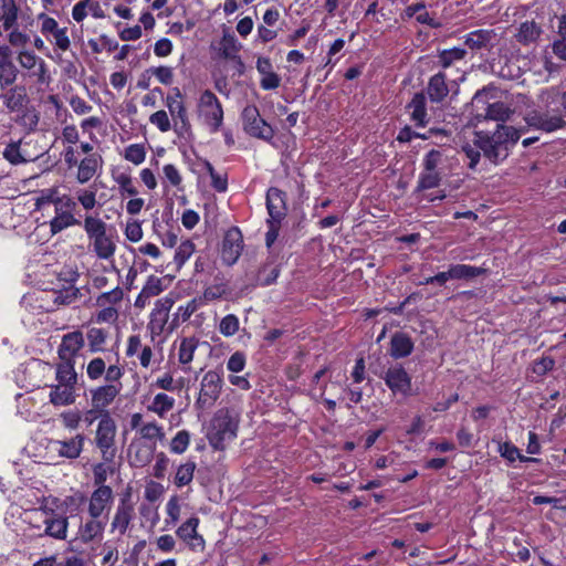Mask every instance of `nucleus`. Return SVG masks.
Segmentation results:
<instances>
[{"mask_svg": "<svg viewBox=\"0 0 566 566\" xmlns=\"http://www.w3.org/2000/svg\"><path fill=\"white\" fill-rule=\"evenodd\" d=\"M139 434L143 439L151 441L161 440L165 436L163 427L155 421L144 423L140 427Z\"/></svg>", "mask_w": 566, "mask_h": 566, "instance_id": "obj_59", "label": "nucleus"}, {"mask_svg": "<svg viewBox=\"0 0 566 566\" xmlns=\"http://www.w3.org/2000/svg\"><path fill=\"white\" fill-rule=\"evenodd\" d=\"M106 527L105 517L88 515L86 521H82L77 530V538L83 544H90L103 538Z\"/></svg>", "mask_w": 566, "mask_h": 566, "instance_id": "obj_21", "label": "nucleus"}, {"mask_svg": "<svg viewBox=\"0 0 566 566\" xmlns=\"http://www.w3.org/2000/svg\"><path fill=\"white\" fill-rule=\"evenodd\" d=\"M524 119L527 126L545 133H553L566 127V120L559 114L549 115L547 112L534 109L527 113Z\"/></svg>", "mask_w": 566, "mask_h": 566, "instance_id": "obj_19", "label": "nucleus"}, {"mask_svg": "<svg viewBox=\"0 0 566 566\" xmlns=\"http://www.w3.org/2000/svg\"><path fill=\"white\" fill-rule=\"evenodd\" d=\"M32 566H85V562L76 555L66 556L63 560H59L56 555H50L38 559Z\"/></svg>", "mask_w": 566, "mask_h": 566, "instance_id": "obj_46", "label": "nucleus"}, {"mask_svg": "<svg viewBox=\"0 0 566 566\" xmlns=\"http://www.w3.org/2000/svg\"><path fill=\"white\" fill-rule=\"evenodd\" d=\"M411 337L405 333L397 332L391 336L389 354L395 359L408 357L413 350Z\"/></svg>", "mask_w": 566, "mask_h": 566, "instance_id": "obj_34", "label": "nucleus"}, {"mask_svg": "<svg viewBox=\"0 0 566 566\" xmlns=\"http://www.w3.org/2000/svg\"><path fill=\"white\" fill-rule=\"evenodd\" d=\"M17 60L20 66L28 71V75L35 78L38 84L43 85L50 83L51 76L45 61L38 56L33 51H20Z\"/></svg>", "mask_w": 566, "mask_h": 566, "instance_id": "obj_13", "label": "nucleus"}, {"mask_svg": "<svg viewBox=\"0 0 566 566\" xmlns=\"http://www.w3.org/2000/svg\"><path fill=\"white\" fill-rule=\"evenodd\" d=\"M48 504L49 499H44L40 506L44 514V534L56 539H65L67 536L69 517L59 515L54 507Z\"/></svg>", "mask_w": 566, "mask_h": 566, "instance_id": "obj_14", "label": "nucleus"}, {"mask_svg": "<svg viewBox=\"0 0 566 566\" xmlns=\"http://www.w3.org/2000/svg\"><path fill=\"white\" fill-rule=\"evenodd\" d=\"M175 398L165 392L156 394L147 409L159 418H166L167 413L175 407Z\"/></svg>", "mask_w": 566, "mask_h": 566, "instance_id": "obj_43", "label": "nucleus"}, {"mask_svg": "<svg viewBox=\"0 0 566 566\" xmlns=\"http://www.w3.org/2000/svg\"><path fill=\"white\" fill-rule=\"evenodd\" d=\"M442 172L441 171H427L421 170L418 177L416 191H424L437 188L441 185Z\"/></svg>", "mask_w": 566, "mask_h": 566, "instance_id": "obj_50", "label": "nucleus"}, {"mask_svg": "<svg viewBox=\"0 0 566 566\" xmlns=\"http://www.w3.org/2000/svg\"><path fill=\"white\" fill-rule=\"evenodd\" d=\"M50 402L54 406H69L76 399L75 387L66 385L50 386Z\"/></svg>", "mask_w": 566, "mask_h": 566, "instance_id": "obj_37", "label": "nucleus"}, {"mask_svg": "<svg viewBox=\"0 0 566 566\" xmlns=\"http://www.w3.org/2000/svg\"><path fill=\"white\" fill-rule=\"evenodd\" d=\"M224 385L221 368L206 371L200 380L199 392L195 401V409L199 412L210 410L219 400Z\"/></svg>", "mask_w": 566, "mask_h": 566, "instance_id": "obj_5", "label": "nucleus"}, {"mask_svg": "<svg viewBox=\"0 0 566 566\" xmlns=\"http://www.w3.org/2000/svg\"><path fill=\"white\" fill-rule=\"evenodd\" d=\"M101 310L93 315L96 324H115L119 317V311L115 306H98Z\"/></svg>", "mask_w": 566, "mask_h": 566, "instance_id": "obj_54", "label": "nucleus"}, {"mask_svg": "<svg viewBox=\"0 0 566 566\" xmlns=\"http://www.w3.org/2000/svg\"><path fill=\"white\" fill-rule=\"evenodd\" d=\"M175 300L171 296H165L156 301L150 313L147 328L154 336H158L169 326V312L174 306Z\"/></svg>", "mask_w": 566, "mask_h": 566, "instance_id": "obj_18", "label": "nucleus"}, {"mask_svg": "<svg viewBox=\"0 0 566 566\" xmlns=\"http://www.w3.org/2000/svg\"><path fill=\"white\" fill-rule=\"evenodd\" d=\"M243 250V235L238 227H231L223 235L221 243V260L227 265L234 264Z\"/></svg>", "mask_w": 566, "mask_h": 566, "instance_id": "obj_15", "label": "nucleus"}, {"mask_svg": "<svg viewBox=\"0 0 566 566\" xmlns=\"http://www.w3.org/2000/svg\"><path fill=\"white\" fill-rule=\"evenodd\" d=\"M198 345L199 340L196 337L182 338L178 349V361L181 365H189L193 359V355L198 348Z\"/></svg>", "mask_w": 566, "mask_h": 566, "instance_id": "obj_48", "label": "nucleus"}, {"mask_svg": "<svg viewBox=\"0 0 566 566\" xmlns=\"http://www.w3.org/2000/svg\"><path fill=\"white\" fill-rule=\"evenodd\" d=\"M190 443V433L187 430L178 431L170 442V451L176 454L186 452Z\"/></svg>", "mask_w": 566, "mask_h": 566, "instance_id": "obj_56", "label": "nucleus"}, {"mask_svg": "<svg viewBox=\"0 0 566 566\" xmlns=\"http://www.w3.org/2000/svg\"><path fill=\"white\" fill-rule=\"evenodd\" d=\"M443 154L438 149L429 150L422 159V170L439 171L438 167L442 163Z\"/></svg>", "mask_w": 566, "mask_h": 566, "instance_id": "obj_63", "label": "nucleus"}, {"mask_svg": "<svg viewBox=\"0 0 566 566\" xmlns=\"http://www.w3.org/2000/svg\"><path fill=\"white\" fill-rule=\"evenodd\" d=\"M55 379L60 385L74 386L77 382L75 361L60 360L55 367Z\"/></svg>", "mask_w": 566, "mask_h": 566, "instance_id": "obj_39", "label": "nucleus"}, {"mask_svg": "<svg viewBox=\"0 0 566 566\" xmlns=\"http://www.w3.org/2000/svg\"><path fill=\"white\" fill-rule=\"evenodd\" d=\"M49 503H51L52 507L61 509L64 513H69L70 516H75L87 503V496L83 492L76 491L71 495H66L62 501L59 497H50Z\"/></svg>", "mask_w": 566, "mask_h": 566, "instance_id": "obj_27", "label": "nucleus"}, {"mask_svg": "<svg viewBox=\"0 0 566 566\" xmlns=\"http://www.w3.org/2000/svg\"><path fill=\"white\" fill-rule=\"evenodd\" d=\"M462 153L464 154L465 159L468 160V168L471 170H475L481 160V156H483L482 150L479 149L474 144H465L462 146Z\"/></svg>", "mask_w": 566, "mask_h": 566, "instance_id": "obj_62", "label": "nucleus"}, {"mask_svg": "<svg viewBox=\"0 0 566 566\" xmlns=\"http://www.w3.org/2000/svg\"><path fill=\"white\" fill-rule=\"evenodd\" d=\"M266 210L269 213L268 220L282 222L287 212L286 207V192L276 187H270L266 191Z\"/></svg>", "mask_w": 566, "mask_h": 566, "instance_id": "obj_22", "label": "nucleus"}, {"mask_svg": "<svg viewBox=\"0 0 566 566\" xmlns=\"http://www.w3.org/2000/svg\"><path fill=\"white\" fill-rule=\"evenodd\" d=\"M19 70L13 63V51L9 45L0 48V86H11L18 77Z\"/></svg>", "mask_w": 566, "mask_h": 566, "instance_id": "obj_24", "label": "nucleus"}, {"mask_svg": "<svg viewBox=\"0 0 566 566\" xmlns=\"http://www.w3.org/2000/svg\"><path fill=\"white\" fill-rule=\"evenodd\" d=\"M2 104L8 113H15V122L28 128L34 130L39 123V115L34 111L28 109L29 97L27 88L23 85H15L10 87L0 95Z\"/></svg>", "mask_w": 566, "mask_h": 566, "instance_id": "obj_3", "label": "nucleus"}, {"mask_svg": "<svg viewBox=\"0 0 566 566\" xmlns=\"http://www.w3.org/2000/svg\"><path fill=\"white\" fill-rule=\"evenodd\" d=\"M124 292L119 286L114 287L108 292L101 293L95 298L96 306H115L123 301Z\"/></svg>", "mask_w": 566, "mask_h": 566, "instance_id": "obj_52", "label": "nucleus"}, {"mask_svg": "<svg viewBox=\"0 0 566 566\" xmlns=\"http://www.w3.org/2000/svg\"><path fill=\"white\" fill-rule=\"evenodd\" d=\"M180 504L177 495L170 496L166 504L167 518L165 520L166 526L176 525L180 517Z\"/></svg>", "mask_w": 566, "mask_h": 566, "instance_id": "obj_60", "label": "nucleus"}, {"mask_svg": "<svg viewBox=\"0 0 566 566\" xmlns=\"http://www.w3.org/2000/svg\"><path fill=\"white\" fill-rule=\"evenodd\" d=\"M426 92L432 103H441L449 95L447 74L440 71L429 78Z\"/></svg>", "mask_w": 566, "mask_h": 566, "instance_id": "obj_31", "label": "nucleus"}, {"mask_svg": "<svg viewBox=\"0 0 566 566\" xmlns=\"http://www.w3.org/2000/svg\"><path fill=\"white\" fill-rule=\"evenodd\" d=\"M495 97L496 88L493 86H486L474 94L472 105L476 109H482L484 112V118L502 122L501 124H503L510 118L512 109L504 102L490 103V99Z\"/></svg>", "mask_w": 566, "mask_h": 566, "instance_id": "obj_6", "label": "nucleus"}, {"mask_svg": "<svg viewBox=\"0 0 566 566\" xmlns=\"http://www.w3.org/2000/svg\"><path fill=\"white\" fill-rule=\"evenodd\" d=\"M114 501V494L111 486L96 488L90 499H87L88 515L102 516L104 513H108Z\"/></svg>", "mask_w": 566, "mask_h": 566, "instance_id": "obj_23", "label": "nucleus"}, {"mask_svg": "<svg viewBox=\"0 0 566 566\" xmlns=\"http://www.w3.org/2000/svg\"><path fill=\"white\" fill-rule=\"evenodd\" d=\"M195 252V243L191 240L182 241L179 247L176 249L174 262L176 264V269L179 270L184 266V264L190 259V256Z\"/></svg>", "mask_w": 566, "mask_h": 566, "instance_id": "obj_53", "label": "nucleus"}, {"mask_svg": "<svg viewBox=\"0 0 566 566\" xmlns=\"http://www.w3.org/2000/svg\"><path fill=\"white\" fill-rule=\"evenodd\" d=\"M238 423L228 409H219L212 417L207 439L213 450L223 451L228 441L237 437Z\"/></svg>", "mask_w": 566, "mask_h": 566, "instance_id": "obj_4", "label": "nucleus"}, {"mask_svg": "<svg viewBox=\"0 0 566 566\" xmlns=\"http://www.w3.org/2000/svg\"><path fill=\"white\" fill-rule=\"evenodd\" d=\"M115 182L118 185L119 192L122 196L134 197L138 193L137 188L134 186L130 175L122 172L114 177Z\"/></svg>", "mask_w": 566, "mask_h": 566, "instance_id": "obj_58", "label": "nucleus"}, {"mask_svg": "<svg viewBox=\"0 0 566 566\" xmlns=\"http://www.w3.org/2000/svg\"><path fill=\"white\" fill-rule=\"evenodd\" d=\"M76 208V201L69 195H63L61 199L55 201L54 217L49 223L50 231L53 235L73 226H83V223L75 218L74 212Z\"/></svg>", "mask_w": 566, "mask_h": 566, "instance_id": "obj_9", "label": "nucleus"}, {"mask_svg": "<svg viewBox=\"0 0 566 566\" xmlns=\"http://www.w3.org/2000/svg\"><path fill=\"white\" fill-rule=\"evenodd\" d=\"M108 334L104 328L91 327L86 333L88 347L91 353L104 352V345L107 340Z\"/></svg>", "mask_w": 566, "mask_h": 566, "instance_id": "obj_49", "label": "nucleus"}, {"mask_svg": "<svg viewBox=\"0 0 566 566\" xmlns=\"http://www.w3.org/2000/svg\"><path fill=\"white\" fill-rule=\"evenodd\" d=\"M382 379L392 395H401L405 398L412 396L411 376L401 364L390 366L385 371Z\"/></svg>", "mask_w": 566, "mask_h": 566, "instance_id": "obj_12", "label": "nucleus"}, {"mask_svg": "<svg viewBox=\"0 0 566 566\" xmlns=\"http://www.w3.org/2000/svg\"><path fill=\"white\" fill-rule=\"evenodd\" d=\"M156 446L145 443L132 444L129 449V462L135 468H144L149 464L154 458Z\"/></svg>", "mask_w": 566, "mask_h": 566, "instance_id": "obj_36", "label": "nucleus"}, {"mask_svg": "<svg viewBox=\"0 0 566 566\" xmlns=\"http://www.w3.org/2000/svg\"><path fill=\"white\" fill-rule=\"evenodd\" d=\"M410 119L416 127H426L429 118L427 113V98L423 92L416 93L406 106Z\"/></svg>", "mask_w": 566, "mask_h": 566, "instance_id": "obj_28", "label": "nucleus"}, {"mask_svg": "<svg viewBox=\"0 0 566 566\" xmlns=\"http://www.w3.org/2000/svg\"><path fill=\"white\" fill-rule=\"evenodd\" d=\"M85 436L83 433H77L76 436L65 439V440H53L52 448L53 450L62 458L66 459H77L84 447Z\"/></svg>", "mask_w": 566, "mask_h": 566, "instance_id": "obj_25", "label": "nucleus"}, {"mask_svg": "<svg viewBox=\"0 0 566 566\" xmlns=\"http://www.w3.org/2000/svg\"><path fill=\"white\" fill-rule=\"evenodd\" d=\"M241 50V44L238 42L233 33L224 32L218 48V55L224 60L235 62L240 67H243L241 56L238 54Z\"/></svg>", "mask_w": 566, "mask_h": 566, "instance_id": "obj_30", "label": "nucleus"}, {"mask_svg": "<svg viewBox=\"0 0 566 566\" xmlns=\"http://www.w3.org/2000/svg\"><path fill=\"white\" fill-rule=\"evenodd\" d=\"M106 364L102 357L91 359L86 367V375L91 380H98L105 373Z\"/></svg>", "mask_w": 566, "mask_h": 566, "instance_id": "obj_64", "label": "nucleus"}, {"mask_svg": "<svg viewBox=\"0 0 566 566\" xmlns=\"http://www.w3.org/2000/svg\"><path fill=\"white\" fill-rule=\"evenodd\" d=\"M124 157L134 165H140L145 161L146 149L143 144H130L125 148Z\"/></svg>", "mask_w": 566, "mask_h": 566, "instance_id": "obj_57", "label": "nucleus"}, {"mask_svg": "<svg viewBox=\"0 0 566 566\" xmlns=\"http://www.w3.org/2000/svg\"><path fill=\"white\" fill-rule=\"evenodd\" d=\"M46 39L62 52L67 51L71 46V41L67 35V28H57L54 32L46 36Z\"/></svg>", "mask_w": 566, "mask_h": 566, "instance_id": "obj_55", "label": "nucleus"}, {"mask_svg": "<svg viewBox=\"0 0 566 566\" xmlns=\"http://www.w3.org/2000/svg\"><path fill=\"white\" fill-rule=\"evenodd\" d=\"M198 111L203 116L211 133H217L223 124V107L219 98L210 90H205L198 101Z\"/></svg>", "mask_w": 566, "mask_h": 566, "instance_id": "obj_10", "label": "nucleus"}, {"mask_svg": "<svg viewBox=\"0 0 566 566\" xmlns=\"http://www.w3.org/2000/svg\"><path fill=\"white\" fill-rule=\"evenodd\" d=\"M495 38L493 29H478L465 34L464 44L473 51L489 50L493 46Z\"/></svg>", "mask_w": 566, "mask_h": 566, "instance_id": "obj_29", "label": "nucleus"}, {"mask_svg": "<svg viewBox=\"0 0 566 566\" xmlns=\"http://www.w3.org/2000/svg\"><path fill=\"white\" fill-rule=\"evenodd\" d=\"M27 142L23 139L20 140H11L8 143L2 151L3 158L10 163L11 165H20L30 161H34L39 155H30L25 150L22 149V145H27Z\"/></svg>", "mask_w": 566, "mask_h": 566, "instance_id": "obj_32", "label": "nucleus"}, {"mask_svg": "<svg viewBox=\"0 0 566 566\" xmlns=\"http://www.w3.org/2000/svg\"><path fill=\"white\" fill-rule=\"evenodd\" d=\"M135 516V504L132 500V492L128 489L124 492L118 501L116 511L111 522V533L124 535Z\"/></svg>", "mask_w": 566, "mask_h": 566, "instance_id": "obj_11", "label": "nucleus"}, {"mask_svg": "<svg viewBox=\"0 0 566 566\" xmlns=\"http://www.w3.org/2000/svg\"><path fill=\"white\" fill-rule=\"evenodd\" d=\"M497 451L502 458L507 460L509 462H514L520 460L521 462H532V463H541L542 459L532 458L521 454L520 449L513 444L511 441H505L499 444Z\"/></svg>", "mask_w": 566, "mask_h": 566, "instance_id": "obj_41", "label": "nucleus"}, {"mask_svg": "<svg viewBox=\"0 0 566 566\" xmlns=\"http://www.w3.org/2000/svg\"><path fill=\"white\" fill-rule=\"evenodd\" d=\"M542 33V28L534 20L524 21L520 24L515 39L518 43L527 45L535 42Z\"/></svg>", "mask_w": 566, "mask_h": 566, "instance_id": "obj_40", "label": "nucleus"}, {"mask_svg": "<svg viewBox=\"0 0 566 566\" xmlns=\"http://www.w3.org/2000/svg\"><path fill=\"white\" fill-rule=\"evenodd\" d=\"M485 273V269L469 264H451L448 269L450 280H471Z\"/></svg>", "mask_w": 566, "mask_h": 566, "instance_id": "obj_42", "label": "nucleus"}, {"mask_svg": "<svg viewBox=\"0 0 566 566\" xmlns=\"http://www.w3.org/2000/svg\"><path fill=\"white\" fill-rule=\"evenodd\" d=\"M91 406L97 407L102 411L109 412L108 407L115 401L120 390L114 385H101L90 390Z\"/></svg>", "mask_w": 566, "mask_h": 566, "instance_id": "obj_26", "label": "nucleus"}, {"mask_svg": "<svg viewBox=\"0 0 566 566\" xmlns=\"http://www.w3.org/2000/svg\"><path fill=\"white\" fill-rule=\"evenodd\" d=\"M101 161L102 158L97 154H91L84 157L77 164L76 180L82 185L88 182L95 176Z\"/></svg>", "mask_w": 566, "mask_h": 566, "instance_id": "obj_35", "label": "nucleus"}, {"mask_svg": "<svg viewBox=\"0 0 566 566\" xmlns=\"http://www.w3.org/2000/svg\"><path fill=\"white\" fill-rule=\"evenodd\" d=\"M19 6L15 0H0V23L4 30L18 25Z\"/></svg>", "mask_w": 566, "mask_h": 566, "instance_id": "obj_38", "label": "nucleus"}, {"mask_svg": "<svg viewBox=\"0 0 566 566\" xmlns=\"http://www.w3.org/2000/svg\"><path fill=\"white\" fill-rule=\"evenodd\" d=\"M116 431L117 427L115 420L109 412H105L103 418L98 421L94 442L96 448L101 451L102 459L106 463L113 462L117 453L115 444Z\"/></svg>", "mask_w": 566, "mask_h": 566, "instance_id": "obj_7", "label": "nucleus"}, {"mask_svg": "<svg viewBox=\"0 0 566 566\" xmlns=\"http://www.w3.org/2000/svg\"><path fill=\"white\" fill-rule=\"evenodd\" d=\"M239 325L238 316L228 314L220 321L219 332L226 337H231L239 331Z\"/></svg>", "mask_w": 566, "mask_h": 566, "instance_id": "obj_61", "label": "nucleus"}, {"mask_svg": "<svg viewBox=\"0 0 566 566\" xmlns=\"http://www.w3.org/2000/svg\"><path fill=\"white\" fill-rule=\"evenodd\" d=\"M125 375V368L124 366L118 364V360L115 364L109 365L106 367L104 373V385H114L118 388V390H123V382L122 378Z\"/></svg>", "mask_w": 566, "mask_h": 566, "instance_id": "obj_51", "label": "nucleus"}, {"mask_svg": "<svg viewBox=\"0 0 566 566\" xmlns=\"http://www.w3.org/2000/svg\"><path fill=\"white\" fill-rule=\"evenodd\" d=\"M83 229L90 241V248L101 260L114 258L116 245V230L97 216L87 214L83 221Z\"/></svg>", "mask_w": 566, "mask_h": 566, "instance_id": "obj_2", "label": "nucleus"}, {"mask_svg": "<svg viewBox=\"0 0 566 566\" xmlns=\"http://www.w3.org/2000/svg\"><path fill=\"white\" fill-rule=\"evenodd\" d=\"M467 55V50L462 48H451L447 50H442L439 52L437 56L436 64L441 66L442 69H448L452 66L455 62L462 61Z\"/></svg>", "mask_w": 566, "mask_h": 566, "instance_id": "obj_45", "label": "nucleus"}, {"mask_svg": "<svg viewBox=\"0 0 566 566\" xmlns=\"http://www.w3.org/2000/svg\"><path fill=\"white\" fill-rule=\"evenodd\" d=\"M199 524L200 518L192 515L176 530L177 537L192 552H203L206 548V541L198 532Z\"/></svg>", "mask_w": 566, "mask_h": 566, "instance_id": "obj_16", "label": "nucleus"}, {"mask_svg": "<svg viewBox=\"0 0 566 566\" xmlns=\"http://www.w3.org/2000/svg\"><path fill=\"white\" fill-rule=\"evenodd\" d=\"M78 274L76 272L70 273L69 279H64V284L61 289L54 291V303L57 305H70L75 302L80 296V290L75 286Z\"/></svg>", "mask_w": 566, "mask_h": 566, "instance_id": "obj_33", "label": "nucleus"}, {"mask_svg": "<svg viewBox=\"0 0 566 566\" xmlns=\"http://www.w3.org/2000/svg\"><path fill=\"white\" fill-rule=\"evenodd\" d=\"M85 345L84 335L81 331H73L62 336L57 347L60 360L75 361L76 356Z\"/></svg>", "mask_w": 566, "mask_h": 566, "instance_id": "obj_20", "label": "nucleus"}, {"mask_svg": "<svg viewBox=\"0 0 566 566\" xmlns=\"http://www.w3.org/2000/svg\"><path fill=\"white\" fill-rule=\"evenodd\" d=\"M171 93L166 97V106L175 123V130L180 133L188 132L191 125L182 101V93L178 87H174Z\"/></svg>", "mask_w": 566, "mask_h": 566, "instance_id": "obj_17", "label": "nucleus"}, {"mask_svg": "<svg viewBox=\"0 0 566 566\" xmlns=\"http://www.w3.org/2000/svg\"><path fill=\"white\" fill-rule=\"evenodd\" d=\"M241 120L247 135L264 142H271L273 139V127L261 117L260 111L254 104L247 105L242 109Z\"/></svg>", "mask_w": 566, "mask_h": 566, "instance_id": "obj_8", "label": "nucleus"}, {"mask_svg": "<svg viewBox=\"0 0 566 566\" xmlns=\"http://www.w3.org/2000/svg\"><path fill=\"white\" fill-rule=\"evenodd\" d=\"M197 464L192 460L181 463L176 470L174 484L179 489L189 485L193 480Z\"/></svg>", "mask_w": 566, "mask_h": 566, "instance_id": "obj_44", "label": "nucleus"}, {"mask_svg": "<svg viewBox=\"0 0 566 566\" xmlns=\"http://www.w3.org/2000/svg\"><path fill=\"white\" fill-rule=\"evenodd\" d=\"M197 305L196 301L191 300L186 305H180L177 311L174 313L172 318L169 323L167 329L172 332L176 329L181 323L187 322L191 315L196 312Z\"/></svg>", "mask_w": 566, "mask_h": 566, "instance_id": "obj_47", "label": "nucleus"}, {"mask_svg": "<svg viewBox=\"0 0 566 566\" xmlns=\"http://www.w3.org/2000/svg\"><path fill=\"white\" fill-rule=\"evenodd\" d=\"M522 132L510 125L496 124L493 130H474L473 143L482 150L485 160L499 166L510 156Z\"/></svg>", "mask_w": 566, "mask_h": 566, "instance_id": "obj_1", "label": "nucleus"}]
</instances>
